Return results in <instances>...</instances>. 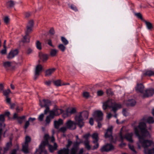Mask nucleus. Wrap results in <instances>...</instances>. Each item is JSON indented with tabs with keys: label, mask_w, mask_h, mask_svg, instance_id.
Listing matches in <instances>:
<instances>
[{
	"label": "nucleus",
	"mask_w": 154,
	"mask_h": 154,
	"mask_svg": "<svg viewBox=\"0 0 154 154\" xmlns=\"http://www.w3.org/2000/svg\"><path fill=\"white\" fill-rule=\"evenodd\" d=\"M134 129L136 135L138 137L139 143L144 148L145 154H154V148L150 149L147 148L152 144L153 142L144 140L145 137L150 136L149 133L146 129V123L143 122H140L137 127H134Z\"/></svg>",
	"instance_id": "f257e3e1"
},
{
	"label": "nucleus",
	"mask_w": 154,
	"mask_h": 154,
	"mask_svg": "<svg viewBox=\"0 0 154 154\" xmlns=\"http://www.w3.org/2000/svg\"><path fill=\"white\" fill-rule=\"evenodd\" d=\"M107 107L112 108V110L114 113L119 109L122 107V106L120 103H116L113 100L109 99L103 103V109L105 110Z\"/></svg>",
	"instance_id": "f03ea898"
},
{
	"label": "nucleus",
	"mask_w": 154,
	"mask_h": 154,
	"mask_svg": "<svg viewBox=\"0 0 154 154\" xmlns=\"http://www.w3.org/2000/svg\"><path fill=\"white\" fill-rule=\"evenodd\" d=\"M88 116V112L87 111H84L75 117V119L76 123L80 128H81L84 125V123L83 122V120L87 119Z\"/></svg>",
	"instance_id": "7ed1b4c3"
},
{
	"label": "nucleus",
	"mask_w": 154,
	"mask_h": 154,
	"mask_svg": "<svg viewBox=\"0 0 154 154\" xmlns=\"http://www.w3.org/2000/svg\"><path fill=\"white\" fill-rule=\"evenodd\" d=\"M33 26V21L31 20L29 21L27 26V29L26 31V35L24 36L23 39L22 40L23 42H29V36L28 34L32 31Z\"/></svg>",
	"instance_id": "20e7f679"
},
{
	"label": "nucleus",
	"mask_w": 154,
	"mask_h": 154,
	"mask_svg": "<svg viewBox=\"0 0 154 154\" xmlns=\"http://www.w3.org/2000/svg\"><path fill=\"white\" fill-rule=\"evenodd\" d=\"M103 114L101 111H96L93 114V116L97 122L101 121L103 119Z\"/></svg>",
	"instance_id": "39448f33"
},
{
	"label": "nucleus",
	"mask_w": 154,
	"mask_h": 154,
	"mask_svg": "<svg viewBox=\"0 0 154 154\" xmlns=\"http://www.w3.org/2000/svg\"><path fill=\"white\" fill-rule=\"evenodd\" d=\"M133 134V133H127L124 136H123L121 133L120 134V136L121 140H122L124 138L125 139L127 140L130 143L133 142V140L132 137Z\"/></svg>",
	"instance_id": "423d86ee"
},
{
	"label": "nucleus",
	"mask_w": 154,
	"mask_h": 154,
	"mask_svg": "<svg viewBox=\"0 0 154 154\" xmlns=\"http://www.w3.org/2000/svg\"><path fill=\"white\" fill-rule=\"evenodd\" d=\"M114 149V146L111 144H107L101 147L100 150L102 152H107L111 151Z\"/></svg>",
	"instance_id": "0eeeda50"
},
{
	"label": "nucleus",
	"mask_w": 154,
	"mask_h": 154,
	"mask_svg": "<svg viewBox=\"0 0 154 154\" xmlns=\"http://www.w3.org/2000/svg\"><path fill=\"white\" fill-rule=\"evenodd\" d=\"M39 105L42 107H49L51 105V101L48 99L39 100Z\"/></svg>",
	"instance_id": "6e6552de"
},
{
	"label": "nucleus",
	"mask_w": 154,
	"mask_h": 154,
	"mask_svg": "<svg viewBox=\"0 0 154 154\" xmlns=\"http://www.w3.org/2000/svg\"><path fill=\"white\" fill-rule=\"evenodd\" d=\"M154 94V89L149 88L145 91V93L142 96L143 98L147 97L152 96Z\"/></svg>",
	"instance_id": "1a4fd4ad"
},
{
	"label": "nucleus",
	"mask_w": 154,
	"mask_h": 154,
	"mask_svg": "<svg viewBox=\"0 0 154 154\" xmlns=\"http://www.w3.org/2000/svg\"><path fill=\"white\" fill-rule=\"evenodd\" d=\"M112 126H110L108 128L105 134V138H109L111 141H112L113 140V137L112 135Z\"/></svg>",
	"instance_id": "9d476101"
},
{
	"label": "nucleus",
	"mask_w": 154,
	"mask_h": 154,
	"mask_svg": "<svg viewBox=\"0 0 154 154\" xmlns=\"http://www.w3.org/2000/svg\"><path fill=\"white\" fill-rule=\"evenodd\" d=\"M78 125L76 123L75 121V123H74L71 120L68 121L66 124V125L67 128L70 129H75L76 128L75 125Z\"/></svg>",
	"instance_id": "9b49d317"
},
{
	"label": "nucleus",
	"mask_w": 154,
	"mask_h": 154,
	"mask_svg": "<svg viewBox=\"0 0 154 154\" xmlns=\"http://www.w3.org/2000/svg\"><path fill=\"white\" fill-rule=\"evenodd\" d=\"M45 145L40 144L39 148L38 149H36L35 154H41L42 152H44L45 154H47V151L45 149Z\"/></svg>",
	"instance_id": "f8f14e48"
},
{
	"label": "nucleus",
	"mask_w": 154,
	"mask_h": 154,
	"mask_svg": "<svg viewBox=\"0 0 154 154\" xmlns=\"http://www.w3.org/2000/svg\"><path fill=\"white\" fill-rule=\"evenodd\" d=\"M42 67L41 65L38 64L36 67L34 79L35 80L39 75V73L41 72L42 69Z\"/></svg>",
	"instance_id": "ddd939ff"
},
{
	"label": "nucleus",
	"mask_w": 154,
	"mask_h": 154,
	"mask_svg": "<svg viewBox=\"0 0 154 154\" xmlns=\"http://www.w3.org/2000/svg\"><path fill=\"white\" fill-rule=\"evenodd\" d=\"M18 50L17 49L11 51L8 54L7 57V58L8 59H11L13 58L15 56L17 55L18 54Z\"/></svg>",
	"instance_id": "4468645a"
},
{
	"label": "nucleus",
	"mask_w": 154,
	"mask_h": 154,
	"mask_svg": "<svg viewBox=\"0 0 154 154\" xmlns=\"http://www.w3.org/2000/svg\"><path fill=\"white\" fill-rule=\"evenodd\" d=\"M76 112L75 108H72L68 109L66 111V113L65 114V116H67L69 115L75 113Z\"/></svg>",
	"instance_id": "2eb2a0df"
},
{
	"label": "nucleus",
	"mask_w": 154,
	"mask_h": 154,
	"mask_svg": "<svg viewBox=\"0 0 154 154\" xmlns=\"http://www.w3.org/2000/svg\"><path fill=\"white\" fill-rule=\"evenodd\" d=\"M142 75L143 76H151L154 75V71L147 70L144 71Z\"/></svg>",
	"instance_id": "dca6fc26"
},
{
	"label": "nucleus",
	"mask_w": 154,
	"mask_h": 154,
	"mask_svg": "<svg viewBox=\"0 0 154 154\" xmlns=\"http://www.w3.org/2000/svg\"><path fill=\"white\" fill-rule=\"evenodd\" d=\"M144 86L142 84H137L136 90L137 92H139L141 93H143L144 91Z\"/></svg>",
	"instance_id": "f3484780"
},
{
	"label": "nucleus",
	"mask_w": 154,
	"mask_h": 154,
	"mask_svg": "<svg viewBox=\"0 0 154 154\" xmlns=\"http://www.w3.org/2000/svg\"><path fill=\"white\" fill-rule=\"evenodd\" d=\"M63 124V121L61 119H59L58 121H56L54 122V125L55 128L57 129L59 128L60 125Z\"/></svg>",
	"instance_id": "a211bd4d"
},
{
	"label": "nucleus",
	"mask_w": 154,
	"mask_h": 154,
	"mask_svg": "<svg viewBox=\"0 0 154 154\" xmlns=\"http://www.w3.org/2000/svg\"><path fill=\"white\" fill-rule=\"evenodd\" d=\"M13 64V63L10 61L5 62L3 63V66L6 69H8L9 68L12 67Z\"/></svg>",
	"instance_id": "6ab92c4d"
},
{
	"label": "nucleus",
	"mask_w": 154,
	"mask_h": 154,
	"mask_svg": "<svg viewBox=\"0 0 154 154\" xmlns=\"http://www.w3.org/2000/svg\"><path fill=\"white\" fill-rule=\"evenodd\" d=\"M40 59L43 62L46 61L48 59V55L46 54H43L42 53H40L39 54Z\"/></svg>",
	"instance_id": "aec40b11"
},
{
	"label": "nucleus",
	"mask_w": 154,
	"mask_h": 154,
	"mask_svg": "<svg viewBox=\"0 0 154 154\" xmlns=\"http://www.w3.org/2000/svg\"><path fill=\"white\" fill-rule=\"evenodd\" d=\"M56 69L55 68L49 69L45 71V75L46 76L51 75L55 71Z\"/></svg>",
	"instance_id": "412c9836"
},
{
	"label": "nucleus",
	"mask_w": 154,
	"mask_h": 154,
	"mask_svg": "<svg viewBox=\"0 0 154 154\" xmlns=\"http://www.w3.org/2000/svg\"><path fill=\"white\" fill-rule=\"evenodd\" d=\"M136 103L135 101L133 99L128 100L125 103V104L127 106H134Z\"/></svg>",
	"instance_id": "4be33fe9"
},
{
	"label": "nucleus",
	"mask_w": 154,
	"mask_h": 154,
	"mask_svg": "<svg viewBox=\"0 0 154 154\" xmlns=\"http://www.w3.org/2000/svg\"><path fill=\"white\" fill-rule=\"evenodd\" d=\"M47 145H48L49 149L51 152H53L54 150H55L57 149V145L56 143H54V146H52V145L48 144Z\"/></svg>",
	"instance_id": "5701e85b"
},
{
	"label": "nucleus",
	"mask_w": 154,
	"mask_h": 154,
	"mask_svg": "<svg viewBox=\"0 0 154 154\" xmlns=\"http://www.w3.org/2000/svg\"><path fill=\"white\" fill-rule=\"evenodd\" d=\"M28 144L24 143L23 145L22 150L25 153H29Z\"/></svg>",
	"instance_id": "b1692460"
},
{
	"label": "nucleus",
	"mask_w": 154,
	"mask_h": 154,
	"mask_svg": "<svg viewBox=\"0 0 154 154\" xmlns=\"http://www.w3.org/2000/svg\"><path fill=\"white\" fill-rule=\"evenodd\" d=\"M92 137L93 139L94 140L93 141V143H95L96 142H98V134L97 133H94L92 134Z\"/></svg>",
	"instance_id": "393cba45"
},
{
	"label": "nucleus",
	"mask_w": 154,
	"mask_h": 154,
	"mask_svg": "<svg viewBox=\"0 0 154 154\" xmlns=\"http://www.w3.org/2000/svg\"><path fill=\"white\" fill-rule=\"evenodd\" d=\"M44 137L45 140L42 141L41 144H43V145H47L48 143V139L49 138V135L48 134H46L45 135Z\"/></svg>",
	"instance_id": "a878e982"
},
{
	"label": "nucleus",
	"mask_w": 154,
	"mask_h": 154,
	"mask_svg": "<svg viewBox=\"0 0 154 154\" xmlns=\"http://www.w3.org/2000/svg\"><path fill=\"white\" fill-rule=\"evenodd\" d=\"M84 144L86 148L88 150L91 149V146L89 144V140H85L84 142Z\"/></svg>",
	"instance_id": "bb28decb"
},
{
	"label": "nucleus",
	"mask_w": 154,
	"mask_h": 154,
	"mask_svg": "<svg viewBox=\"0 0 154 154\" xmlns=\"http://www.w3.org/2000/svg\"><path fill=\"white\" fill-rule=\"evenodd\" d=\"M58 52V50L56 49H52L50 51V54L51 56L54 57L56 55V54Z\"/></svg>",
	"instance_id": "cd10ccee"
},
{
	"label": "nucleus",
	"mask_w": 154,
	"mask_h": 154,
	"mask_svg": "<svg viewBox=\"0 0 154 154\" xmlns=\"http://www.w3.org/2000/svg\"><path fill=\"white\" fill-rule=\"evenodd\" d=\"M53 111L56 114V116L59 115L63 112V110L61 109H57Z\"/></svg>",
	"instance_id": "c85d7f7f"
},
{
	"label": "nucleus",
	"mask_w": 154,
	"mask_h": 154,
	"mask_svg": "<svg viewBox=\"0 0 154 154\" xmlns=\"http://www.w3.org/2000/svg\"><path fill=\"white\" fill-rule=\"evenodd\" d=\"M128 146L129 149L132 151L134 154H136L137 153V152L135 150L134 146L131 144H128Z\"/></svg>",
	"instance_id": "c756f323"
},
{
	"label": "nucleus",
	"mask_w": 154,
	"mask_h": 154,
	"mask_svg": "<svg viewBox=\"0 0 154 154\" xmlns=\"http://www.w3.org/2000/svg\"><path fill=\"white\" fill-rule=\"evenodd\" d=\"M15 4V3L12 1L8 2L6 4L8 7H13Z\"/></svg>",
	"instance_id": "7c9ffc66"
},
{
	"label": "nucleus",
	"mask_w": 154,
	"mask_h": 154,
	"mask_svg": "<svg viewBox=\"0 0 154 154\" xmlns=\"http://www.w3.org/2000/svg\"><path fill=\"white\" fill-rule=\"evenodd\" d=\"M36 46L37 48L41 50L42 49L41 43L38 41H37L36 42Z\"/></svg>",
	"instance_id": "2f4dec72"
},
{
	"label": "nucleus",
	"mask_w": 154,
	"mask_h": 154,
	"mask_svg": "<svg viewBox=\"0 0 154 154\" xmlns=\"http://www.w3.org/2000/svg\"><path fill=\"white\" fill-rule=\"evenodd\" d=\"M145 22L146 27L148 29H150L152 28V24L150 23L147 22L146 21H145Z\"/></svg>",
	"instance_id": "473e14b6"
},
{
	"label": "nucleus",
	"mask_w": 154,
	"mask_h": 154,
	"mask_svg": "<svg viewBox=\"0 0 154 154\" xmlns=\"http://www.w3.org/2000/svg\"><path fill=\"white\" fill-rule=\"evenodd\" d=\"M26 116H23L21 117H18L17 120L18 122L21 124L22 123L23 120L25 118Z\"/></svg>",
	"instance_id": "72a5a7b5"
},
{
	"label": "nucleus",
	"mask_w": 154,
	"mask_h": 154,
	"mask_svg": "<svg viewBox=\"0 0 154 154\" xmlns=\"http://www.w3.org/2000/svg\"><path fill=\"white\" fill-rule=\"evenodd\" d=\"M58 48L62 52H64L66 49V47L62 44H60L58 46Z\"/></svg>",
	"instance_id": "f704fd0d"
},
{
	"label": "nucleus",
	"mask_w": 154,
	"mask_h": 154,
	"mask_svg": "<svg viewBox=\"0 0 154 154\" xmlns=\"http://www.w3.org/2000/svg\"><path fill=\"white\" fill-rule=\"evenodd\" d=\"M11 92V91L9 89H8L7 90L4 91H3V93L4 95L6 97H8V95Z\"/></svg>",
	"instance_id": "c9c22d12"
},
{
	"label": "nucleus",
	"mask_w": 154,
	"mask_h": 154,
	"mask_svg": "<svg viewBox=\"0 0 154 154\" xmlns=\"http://www.w3.org/2000/svg\"><path fill=\"white\" fill-rule=\"evenodd\" d=\"M61 40L62 42H63V43L65 45H67L69 43L68 41L64 37H62L61 38Z\"/></svg>",
	"instance_id": "e433bc0d"
},
{
	"label": "nucleus",
	"mask_w": 154,
	"mask_h": 154,
	"mask_svg": "<svg viewBox=\"0 0 154 154\" xmlns=\"http://www.w3.org/2000/svg\"><path fill=\"white\" fill-rule=\"evenodd\" d=\"M147 122L149 123H152L154 122V119L152 117H149L147 120Z\"/></svg>",
	"instance_id": "4c0bfd02"
},
{
	"label": "nucleus",
	"mask_w": 154,
	"mask_h": 154,
	"mask_svg": "<svg viewBox=\"0 0 154 154\" xmlns=\"http://www.w3.org/2000/svg\"><path fill=\"white\" fill-rule=\"evenodd\" d=\"M55 116H56V114L53 110H51L50 111V114L48 116H49L51 119H53Z\"/></svg>",
	"instance_id": "58836bf2"
},
{
	"label": "nucleus",
	"mask_w": 154,
	"mask_h": 154,
	"mask_svg": "<svg viewBox=\"0 0 154 154\" xmlns=\"http://www.w3.org/2000/svg\"><path fill=\"white\" fill-rule=\"evenodd\" d=\"M70 7L72 10L75 12L78 11V10L76 6L73 4L71 5Z\"/></svg>",
	"instance_id": "ea45409f"
},
{
	"label": "nucleus",
	"mask_w": 154,
	"mask_h": 154,
	"mask_svg": "<svg viewBox=\"0 0 154 154\" xmlns=\"http://www.w3.org/2000/svg\"><path fill=\"white\" fill-rule=\"evenodd\" d=\"M30 138L28 136H26L25 138V141L24 143L28 144V143L30 142Z\"/></svg>",
	"instance_id": "a19ab883"
},
{
	"label": "nucleus",
	"mask_w": 154,
	"mask_h": 154,
	"mask_svg": "<svg viewBox=\"0 0 154 154\" xmlns=\"http://www.w3.org/2000/svg\"><path fill=\"white\" fill-rule=\"evenodd\" d=\"M83 96L85 98H88L89 96V94L88 92H85L83 93Z\"/></svg>",
	"instance_id": "79ce46f5"
},
{
	"label": "nucleus",
	"mask_w": 154,
	"mask_h": 154,
	"mask_svg": "<svg viewBox=\"0 0 154 154\" xmlns=\"http://www.w3.org/2000/svg\"><path fill=\"white\" fill-rule=\"evenodd\" d=\"M54 85L57 86H60L61 85V82L60 80H57L54 82Z\"/></svg>",
	"instance_id": "37998d69"
},
{
	"label": "nucleus",
	"mask_w": 154,
	"mask_h": 154,
	"mask_svg": "<svg viewBox=\"0 0 154 154\" xmlns=\"http://www.w3.org/2000/svg\"><path fill=\"white\" fill-rule=\"evenodd\" d=\"M9 149V148L8 147H6L5 148H4V152H2L3 151L2 149H0V154H4V153L5 152H6Z\"/></svg>",
	"instance_id": "c03bdc74"
},
{
	"label": "nucleus",
	"mask_w": 154,
	"mask_h": 154,
	"mask_svg": "<svg viewBox=\"0 0 154 154\" xmlns=\"http://www.w3.org/2000/svg\"><path fill=\"white\" fill-rule=\"evenodd\" d=\"M44 117V114L43 113L41 114V115H40L38 117V120L40 121H43V118Z\"/></svg>",
	"instance_id": "a18cd8bd"
},
{
	"label": "nucleus",
	"mask_w": 154,
	"mask_h": 154,
	"mask_svg": "<svg viewBox=\"0 0 154 154\" xmlns=\"http://www.w3.org/2000/svg\"><path fill=\"white\" fill-rule=\"evenodd\" d=\"M90 136L89 133H87L83 136V137L85 139V140H88V139Z\"/></svg>",
	"instance_id": "49530a36"
},
{
	"label": "nucleus",
	"mask_w": 154,
	"mask_h": 154,
	"mask_svg": "<svg viewBox=\"0 0 154 154\" xmlns=\"http://www.w3.org/2000/svg\"><path fill=\"white\" fill-rule=\"evenodd\" d=\"M16 110L17 112H19L23 110V108L21 107L18 106L16 108Z\"/></svg>",
	"instance_id": "de8ad7c7"
},
{
	"label": "nucleus",
	"mask_w": 154,
	"mask_h": 154,
	"mask_svg": "<svg viewBox=\"0 0 154 154\" xmlns=\"http://www.w3.org/2000/svg\"><path fill=\"white\" fill-rule=\"evenodd\" d=\"M66 130V128L65 127H63L60 128L59 131L62 132H64Z\"/></svg>",
	"instance_id": "09e8293b"
},
{
	"label": "nucleus",
	"mask_w": 154,
	"mask_h": 154,
	"mask_svg": "<svg viewBox=\"0 0 154 154\" xmlns=\"http://www.w3.org/2000/svg\"><path fill=\"white\" fill-rule=\"evenodd\" d=\"M51 121V118L49 116H47L45 120L46 124H49Z\"/></svg>",
	"instance_id": "8fccbe9b"
},
{
	"label": "nucleus",
	"mask_w": 154,
	"mask_h": 154,
	"mask_svg": "<svg viewBox=\"0 0 154 154\" xmlns=\"http://www.w3.org/2000/svg\"><path fill=\"white\" fill-rule=\"evenodd\" d=\"M122 113L123 115L125 116H126L128 115V113L126 111V109H123L122 110Z\"/></svg>",
	"instance_id": "3c124183"
},
{
	"label": "nucleus",
	"mask_w": 154,
	"mask_h": 154,
	"mask_svg": "<svg viewBox=\"0 0 154 154\" xmlns=\"http://www.w3.org/2000/svg\"><path fill=\"white\" fill-rule=\"evenodd\" d=\"M135 15L138 18H139L141 20L142 19V15L140 13H136L135 14Z\"/></svg>",
	"instance_id": "603ef678"
},
{
	"label": "nucleus",
	"mask_w": 154,
	"mask_h": 154,
	"mask_svg": "<svg viewBox=\"0 0 154 154\" xmlns=\"http://www.w3.org/2000/svg\"><path fill=\"white\" fill-rule=\"evenodd\" d=\"M96 144L93 146V150L97 149L99 146V144L97 142H96Z\"/></svg>",
	"instance_id": "864d4df0"
},
{
	"label": "nucleus",
	"mask_w": 154,
	"mask_h": 154,
	"mask_svg": "<svg viewBox=\"0 0 154 154\" xmlns=\"http://www.w3.org/2000/svg\"><path fill=\"white\" fill-rule=\"evenodd\" d=\"M103 94V92L101 90L98 91H97V95L98 96H101Z\"/></svg>",
	"instance_id": "5fc2aeb1"
},
{
	"label": "nucleus",
	"mask_w": 154,
	"mask_h": 154,
	"mask_svg": "<svg viewBox=\"0 0 154 154\" xmlns=\"http://www.w3.org/2000/svg\"><path fill=\"white\" fill-rule=\"evenodd\" d=\"M29 120L27 121L25 124L24 128L26 129L29 125Z\"/></svg>",
	"instance_id": "6e6d98bb"
},
{
	"label": "nucleus",
	"mask_w": 154,
	"mask_h": 154,
	"mask_svg": "<svg viewBox=\"0 0 154 154\" xmlns=\"http://www.w3.org/2000/svg\"><path fill=\"white\" fill-rule=\"evenodd\" d=\"M4 21L5 23H7L9 21V19L8 17H6L4 19Z\"/></svg>",
	"instance_id": "4d7b16f0"
},
{
	"label": "nucleus",
	"mask_w": 154,
	"mask_h": 154,
	"mask_svg": "<svg viewBox=\"0 0 154 154\" xmlns=\"http://www.w3.org/2000/svg\"><path fill=\"white\" fill-rule=\"evenodd\" d=\"M45 107L46 108V109L44 110V114H46L49 112V107Z\"/></svg>",
	"instance_id": "13d9d810"
},
{
	"label": "nucleus",
	"mask_w": 154,
	"mask_h": 154,
	"mask_svg": "<svg viewBox=\"0 0 154 154\" xmlns=\"http://www.w3.org/2000/svg\"><path fill=\"white\" fill-rule=\"evenodd\" d=\"M4 86L2 84H0V93H1L4 90Z\"/></svg>",
	"instance_id": "bf43d9fd"
},
{
	"label": "nucleus",
	"mask_w": 154,
	"mask_h": 154,
	"mask_svg": "<svg viewBox=\"0 0 154 154\" xmlns=\"http://www.w3.org/2000/svg\"><path fill=\"white\" fill-rule=\"evenodd\" d=\"M89 123L91 125H93L94 124V121L92 118H91L89 121Z\"/></svg>",
	"instance_id": "052dcab7"
},
{
	"label": "nucleus",
	"mask_w": 154,
	"mask_h": 154,
	"mask_svg": "<svg viewBox=\"0 0 154 154\" xmlns=\"http://www.w3.org/2000/svg\"><path fill=\"white\" fill-rule=\"evenodd\" d=\"M49 32L52 35H53L54 34V29L53 28H51L49 31Z\"/></svg>",
	"instance_id": "680f3d73"
},
{
	"label": "nucleus",
	"mask_w": 154,
	"mask_h": 154,
	"mask_svg": "<svg viewBox=\"0 0 154 154\" xmlns=\"http://www.w3.org/2000/svg\"><path fill=\"white\" fill-rule=\"evenodd\" d=\"M30 15V13L28 12L26 13L25 14V17L26 18H28Z\"/></svg>",
	"instance_id": "e2e57ef3"
},
{
	"label": "nucleus",
	"mask_w": 154,
	"mask_h": 154,
	"mask_svg": "<svg viewBox=\"0 0 154 154\" xmlns=\"http://www.w3.org/2000/svg\"><path fill=\"white\" fill-rule=\"evenodd\" d=\"M18 149H14L12 151L11 154H17L16 152Z\"/></svg>",
	"instance_id": "0e129e2a"
},
{
	"label": "nucleus",
	"mask_w": 154,
	"mask_h": 154,
	"mask_svg": "<svg viewBox=\"0 0 154 154\" xmlns=\"http://www.w3.org/2000/svg\"><path fill=\"white\" fill-rule=\"evenodd\" d=\"M48 43L50 46H51L52 47H53V45L52 44L51 41V39H49L48 40Z\"/></svg>",
	"instance_id": "69168bd1"
},
{
	"label": "nucleus",
	"mask_w": 154,
	"mask_h": 154,
	"mask_svg": "<svg viewBox=\"0 0 154 154\" xmlns=\"http://www.w3.org/2000/svg\"><path fill=\"white\" fill-rule=\"evenodd\" d=\"M35 119H36L35 118H32L30 117L29 119L28 120L30 122H32L33 121L35 120Z\"/></svg>",
	"instance_id": "338daca9"
},
{
	"label": "nucleus",
	"mask_w": 154,
	"mask_h": 154,
	"mask_svg": "<svg viewBox=\"0 0 154 154\" xmlns=\"http://www.w3.org/2000/svg\"><path fill=\"white\" fill-rule=\"evenodd\" d=\"M6 48H4V49L2 50L1 51V53L2 54H6Z\"/></svg>",
	"instance_id": "774afa93"
}]
</instances>
